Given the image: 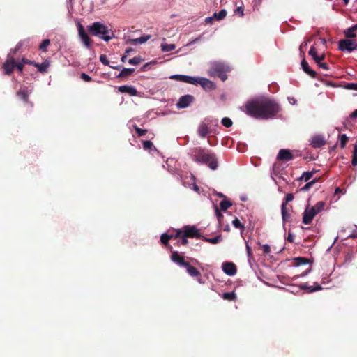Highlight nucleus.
<instances>
[{"label": "nucleus", "instance_id": "nucleus-1", "mask_svg": "<svg viewBox=\"0 0 357 357\" xmlns=\"http://www.w3.org/2000/svg\"><path fill=\"white\" fill-rule=\"evenodd\" d=\"M243 109L248 115L256 119L273 118L280 110V106L273 100L261 98L247 102Z\"/></svg>", "mask_w": 357, "mask_h": 357}, {"label": "nucleus", "instance_id": "nucleus-2", "mask_svg": "<svg viewBox=\"0 0 357 357\" xmlns=\"http://www.w3.org/2000/svg\"><path fill=\"white\" fill-rule=\"evenodd\" d=\"M193 161L199 164L208 165L211 169L215 170L218 168V162L215 154L208 150L195 148L191 151Z\"/></svg>", "mask_w": 357, "mask_h": 357}, {"label": "nucleus", "instance_id": "nucleus-3", "mask_svg": "<svg viewBox=\"0 0 357 357\" xmlns=\"http://www.w3.org/2000/svg\"><path fill=\"white\" fill-rule=\"evenodd\" d=\"M87 29L92 36H98L106 42L114 38L113 31L100 22H93L87 26Z\"/></svg>", "mask_w": 357, "mask_h": 357}, {"label": "nucleus", "instance_id": "nucleus-4", "mask_svg": "<svg viewBox=\"0 0 357 357\" xmlns=\"http://www.w3.org/2000/svg\"><path fill=\"white\" fill-rule=\"evenodd\" d=\"M325 206L324 202H318L314 206H307L303 212V223L305 225H309L312 222V220L317 214L321 212Z\"/></svg>", "mask_w": 357, "mask_h": 357}, {"label": "nucleus", "instance_id": "nucleus-5", "mask_svg": "<svg viewBox=\"0 0 357 357\" xmlns=\"http://www.w3.org/2000/svg\"><path fill=\"white\" fill-rule=\"evenodd\" d=\"M230 70L229 67L222 63L214 61L211 63L208 75L211 77H218L222 81L227 78V73Z\"/></svg>", "mask_w": 357, "mask_h": 357}, {"label": "nucleus", "instance_id": "nucleus-6", "mask_svg": "<svg viewBox=\"0 0 357 357\" xmlns=\"http://www.w3.org/2000/svg\"><path fill=\"white\" fill-rule=\"evenodd\" d=\"M183 233L185 236L188 238H202L199 230L195 226H185L183 227V230H180L177 231V234L174 236L175 238L178 237V236Z\"/></svg>", "mask_w": 357, "mask_h": 357}, {"label": "nucleus", "instance_id": "nucleus-7", "mask_svg": "<svg viewBox=\"0 0 357 357\" xmlns=\"http://www.w3.org/2000/svg\"><path fill=\"white\" fill-rule=\"evenodd\" d=\"M338 48L342 52H351L357 49V42L353 39L340 40L339 41Z\"/></svg>", "mask_w": 357, "mask_h": 357}, {"label": "nucleus", "instance_id": "nucleus-8", "mask_svg": "<svg viewBox=\"0 0 357 357\" xmlns=\"http://www.w3.org/2000/svg\"><path fill=\"white\" fill-rule=\"evenodd\" d=\"M77 29L78 35L81 42L87 49H90L91 47V40L89 36L85 32L82 24L79 22H77Z\"/></svg>", "mask_w": 357, "mask_h": 357}, {"label": "nucleus", "instance_id": "nucleus-9", "mask_svg": "<svg viewBox=\"0 0 357 357\" xmlns=\"http://www.w3.org/2000/svg\"><path fill=\"white\" fill-rule=\"evenodd\" d=\"M209 119H205L203 121H202L197 128V133L198 135L204 138L206 137V135L211 132L209 128Z\"/></svg>", "mask_w": 357, "mask_h": 357}, {"label": "nucleus", "instance_id": "nucleus-10", "mask_svg": "<svg viewBox=\"0 0 357 357\" xmlns=\"http://www.w3.org/2000/svg\"><path fill=\"white\" fill-rule=\"evenodd\" d=\"M195 79L197 80V82H195V83H193V84H199L205 90H213L215 88V85L214 84V83L206 78L195 77Z\"/></svg>", "mask_w": 357, "mask_h": 357}, {"label": "nucleus", "instance_id": "nucleus-11", "mask_svg": "<svg viewBox=\"0 0 357 357\" xmlns=\"http://www.w3.org/2000/svg\"><path fill=\"white\" fill-rule=\"evenodd\" d=\"M185 268L187 273L192 278H195L199 283H202L200 272L194 266L186 262L183 266Z\"/></svg>", "mask_w": 357, "mask_h": 357}, {"label": "nucleus", "instance_id": "nucleus-12", "mask_svg": "<svg viewBox=\"0 0 357 357\" xmlns=\"http://www.w3.org/2000/svg\"><path fill=\"white\" fill-rule=\"evenodd\" d=\"M194 100V97L191 95H185L181 96L176 103L178 109H183L188 107Z\"/></svg>", "mask_w": 357, "mask_h": 357}, {"label": "nucleus", "instance_id": "nucleus-13", "mask_svg": "<svg viewBox=\"0 0 357 357\" xmlns=\"http://www.w3.org/2000/svg\"><path fill=\"white\" fill-rule=\"evenodd\" d=\"M310 144L313 148H320L326 144V140L323 135H316L311 137Z\"/></svg>", "mask_w": 357, "mask_h": 357}, {"label": "nucleus", "instance_id": "nucleus-14", "mask_svg": "<svg viewBox=\"0 0 357 357\" xmlns=\"http://www.w3.org/2000/svg\"><path fill=\"white\" fill-rule=\"evenodd\" d=\"M222 268L223 272L229 276H233L236 273V266L231 262H225L222 264Z\"/></svg>", "mask_w": 357, "mask_h": 357}, {"label": "nucleus", "instance_id": "nucleus-15", "mask_svg": "<svg viewBox=\"0 0 357 357\" xmlns=\"http://www.w3.org/2000/svg\"><path fill=\"white\" fill-rule=\"evenodd\" d=\"M170 79H175L177 81L192 84L195 83L197 80L195 79V77L183 75H173L170 76Z\"/></svg>", "mask_w": 357, "mask_h": 357}, {"label": "nucleus", "instance_id": "nucleus-16", "mask_svg": "<svg viewBox=\"0 0 357 357\" xmlns=\"http://www.w3.org/2000/svg\"><path fill=\"white\" fill-rule=\"evenodd\" d=\"M293 155L289 149H280L277 158L282 161H289L293 159Z\"/></svg>", "mask_w": 357, "mask_h": 357}, {"label": "nucleus", "instance_id": "nucleus-17", "mask_svg": "<svg viewBox=\"0 0 357 357\" xmlns=\"http://www.w3.org/2000/svg\"><path fill=\"white\" fill-rule=\"evenodd\" d=\"M15 66V62L14 59L8 56L7 60L3 65L5 73L7 75L10 74L13 70Z\"/></svg>", "mask_w": 357, "mask_h": 357}, {"label": "nucleus", "instance_id": "nucleus-18", "mask_svg": "<svg viewBox=\"0 0 357 357\" xmlns=\"http://www.w3.org/2000/svg\"><path fill=\"white\" fill-rule=\"evenodd\" d=\"M119 91L123 93H128L132 96L137 94L136 89L132 86L123 85L119 87Z\"/></svg>", "mask_w": 357, "mask_h": 357}, {"label": "nucleus", "instance_id": "nucleus-19", "mask_svg": "<svg viewBox=\"0 0 357 357\" xmlns=\"http://www.w3.org/2000/svg\"><path fill=\"white\" fill-rule=\"evenodd\" d=\"M171 259L173 262L176 263L180 266H183L186 263L184 260V257L178 254V252H173L171 255Z\"/></svg>", "mask_w": 357, "mask_h": 357}, {"label": "nucleus", "instance_id": "nucleus-20", "mask_svg": "<svg viewBox=\"0 0 357 357\" xmlns=\"http://www.w3.org/2000/svg\"><path fill=\"white\" fill-rule=\"evenodd\" d=\"M301 68H302L303 70L305 73H306L307 75H309L311 77H312V78H315L316 77L317 73L314 70H312L309 67L308 63L305 61V59H303L301 61Z\"/></svg>", "mask_w": 357, "mask_h": 357}, {"label": "nucleus", "instance_id": "nucleus-21", "mask_svg": "<svg viewBox=\"0 0 357 357\" xmlns=\"http://www.w3.org/2000/svg\"><path fill=\"white\" fill-rule=\"evenodd\" d=\"M325 58V54H322L320 55V57H319V59L315 60L314 62L317 64L319 68H321L324 70H329V67L326 63L322 62V61Z\"/></svg>", "mask_w": 357, "mask_h": 357}, {"label": "nucleus", "instance_id": "nucleus-22", "mask_svg": "<svg viewBox=\"0 0 357 357\" xmlns=\"http://www.w3.org/2000/svg\"><path fill=\"white\" fill-rule=\"evenodd\" d=\"M150 38V36H143L139 38H137L135 39H128L127 41L130 42L134 44H142L146 42Z\"/></svg>", "mask_w": 357, "mask_h": 357}, {"label": "nucleus", "instance_id": "nucleus-23", "mask_svg": "<svg viewBox=\"0 0 357 357\" xmlns=\"http://www.w3.org/2000/svg\"><path fill=\"white\" fill-rule=\"evenodd\" d=\"M17 94L23 100L27 101L30 91L26 88H22L20 89Z\"/></svg>", "mask_w": 357, "mask_h": 357}, {"label": "nucleus", "instance_id": "nucleus-24", "mask_svg": "<svg viewBox=\"0 0 357 357\" xmlns=\"http://www.w3.org/2000/svg\"><path fill=\"white\" fill-rule=\"evenodd\" d=\"M134 71V68H123L117 75V77H125L130 76Z\"/></svg>", "mask_w": 357, "mask_h": 357}, {"label": "nucleus", "instance_id": "nucleus-25", "mask_svg": "<svg viewBox=\"0 0 357 357\" xmlns=\"http://www.w3.org/2000/svg\"><path fill=\"white\" fill-rule=\"evenodd\" d=\"M160 47H161V50L163 52H171L176 49V45L174 44L162 43Z\"/></svg>", "mask_w": 357, "mask_h": 357}, {"label": "nucleus", "instance_id": "nucleus-26", "mask_svg": "<svg viewBox=\"0 0 357 357\" xmlns=\"http://www.w3.org/2000/svg\"><path fill=\"white\" fill-rule=\"evenodd\" d=\"M49 66L50 63L47 61L43 62L42 63H35V66L40 73H45Z\"/></svg>", "mask_w": 357, "mask_h": 357}, {"label": "nucleus", "instance_id": "nucleus-27", "mask_svg": "<svg viewBox=\"0 0 357 357\" xmlns=\"http://www.w3.org/2000/svg\"><path fill=\"white\" fill-rule=\"evenodd\" d=\"M356 31V29L354 28V26L349 27L344 31L346 37L348 38H353L356 37V34L355 33Z\"/></svg>", "mask_w": 357, "mask_h": 357}, {"label": "nucleus", "instance_id": "nucleus-28", "mask_svg": "<svg viewBox=\"0 0 357 357\" xmlns=\"http://www.w3.org/2000/svg\"><path fill=\"white\" fill-rule=\"evenodd\" d=\"M281 213L283 222H287L290 218V214L287 212V207L281 206Z\"/></svg>", "mask_w": 357, "mask_h": 357}, {"label": "nucleus", "instance_id": "nucleus-29", "mask_svg": "<svg viewBox=\"0 0 357 357\" xmlns=\"http://www.w3.org/2000/svg\"><path fill=\"white\" fill-rule=\"evenodd\" d=\"M213 15L216 20H221L226 17L227 11L225 9H222L218 13H215Z\"/></svg>", "mask_w": 357, "mask_h": 357}, {"label": "nucleus", "instance_id": "nucleus-30", "mask_svg": "<svg viewBox=\"0 0 357 357\" xmlns=\"http://www.w3.org/2000/svg\"><path fill=\"white\" fill-rule=\"evenodd\" d=\"M351 164L354 166L357 165V142L354 146Z\"/></svg>", "mask_w": 357, "mask_h": 357}, {"label": "nucleus", "instance_id": "nucleus-31", "mask_svg": "<svg viewBox=\"0 0 357 357\" xmlns=\"http://www.w3.org/2000/svg\"><path fill=\"white\" fill-rule=\"evenodd\" d=\"M313 176L312 172H305L303 173L299 179L308 181Z\"/></svg>", "mask_w": 357, "mask_h": 357}, {"label": "nucleus", "instance_id": "nucleus-32", "mask_svg": "<svg viewBox=\"0 0 357 357\" xmlns=\"http://www.w3.org/2000/svg\"><path fill=\"white\" fill-rule=\"evenodd\" d=\"M340 144L342 148H344L348 141V137L345 134H342L339 137Z\"/></svg>", "mask_w": 357, "mask_h": 357}, {"label": "nucleus", "instance_id": "nucleus-33", "mask_svg": "<svg viewBox=\"0 0 357 357\" xmlns=\"http://www.w3.org/2000/svg\"><path fill=\"white\" fill-rule=\"evenodd\" d=\"M204 240L207 241V242H209L212 244H216L218 243H219L220 241H221V236H217L214 238H206V237H203Z\"/></svg>", "mask_w": 357, "mask_h": 357}, {"label": "nucleus", "instance_id": "nucleus-34", "mask_svg": "<svg viewBox=\"0 0 357 357\" xmlns=\"http://www.w3.org/2000/svg\"><path fill=\"white\" fill-rule=\"evenodd\" d=\"M309 55L311 56L312 57V59H314V61L315 60H317V59H319V57H320V55L319 56L317 54V50L316 49L314 48V47H311L310 51H309Z\"/></svg>", "mask_w": 357, "mask_h": 357}, {"label": "nucleus", "instance_id": "nucleus-35", "mask_svg": "<svg viewBox=\"0 0 357 357\" xmlns=\"http://www.w3.org/2000/svg\"><path fill=\"white\" fill-rule=\"evenodd\" d=\"M142 61V59L140 56H135L128 60V63L130 65H138Z\"/></svg>", "mask_w": 357, "mask_h": 357}, {"label": "nucleus", "instance_id": "nucleus-36", "mask_svg": "<svg viewBox=\"0 0 357 357\" xmlns=\"http://www.w3.org/2000/svg\"><path fill=\"white\" fill-rule=\"evenodd\" d=\"M294 198V196L292 193H288L285 198H284V202H282V206H284L285 207H287V204L289 202H291Z\"/></svg>", "mask_w": 357, "mask_h": 357}, {"label": "nucleus", "instance_id": "nucleus-37", "mask_svg": "<svg viewBox=\"0 0 357 357\" xmlns=\"http://www.w3.org/2000/svg\"><path fill=\"white\" fill-rule=\"evenodd\" d=\"M231 202L228 200H223L220 202V208L223 211H226L227 208L231 206Z\"/></svg>", "mask_w": 357, "mask_h": 357}, {"label": "nucleus", "instance_id": "nucleus-38", "mask_svg": "<svg viewBox=\"0 0 357 357\" xmlns=\"http://www.w3.org/2000/svg\"><path fill=\"white\" fill-rule=\"evenodd\" d=\"M174 237L173 235H168L167 234H162L160 237L161 242L165 245L167 244L168 241Z\"/></svg>", "mask_w": 357, "mask_h": 357}, {"label": "nucleus", "instance_id": "nucleus-39", "mask_svg": "<svg viewBox=\"0 0 357 357\" xmlns=\"http://www.w3.org/2000/svg\"><path fill=\"white\" fill-rule=\"evenodd\" d=\"M246 252L248 257V262L251 264V259H252V252L250 246L248 243L245 241Z\"/></svg>", "mask_w": 357, "mask_h": 357}, {"label": "nucleus", "instance_id": "nucleus-40", "mask_svg": "<svg viewBox=\"0 0 357 357\" xmlns=\"http://www.w3.org/2000/svg\"><path fill=\"white\" fill-rule=\"evenodd\" d=\"M221 123L226 128H230L232 126V121L228 117H224Z\"/></svg>", "mask_w": 357, "mask_h": 357}, {"label": "nucleus", "instance_id": "nucleus-41", "mask_svg": "<svg viewBox=\"0 0 357 357\" xmlns=\"http://www.w3.org/2000/svg\"><path fill=\"white\" fill-rule=\"evenodd\" d=\"M50 43V42L49 39L43 40L39 47L40 50H41L43 52H47V47L49 46Z\"/></svg>", "mask_w": 357, "mask_h": 357}, {"label": "nucleus", "instance_id": "nucleus-42", "mask_svg": "<svg viewBox=\"0 0 357 357\" xmlns=\"http://www.w3.org/2000/svg\"><path fill=\"white\" fill-rule=\"evenodd\" d=\"M222 298L229 301H233L236 298V295L234 292H227L223 294Z\"/></svg>", "mask_w": 357, "mask_h": 357}, {"label": "nucleus", "instance_id": "nucleus-43", "mask_svg": "<svg viewBox=\"0 0 357 357\" xmlns=\"http://www.w3.org/2000/svg\"><path fill=\"white\" fill-rule=\"evenodd\" d=\"M232 225L236 228H240L241 229H244L245 228L237 218H235L234 220L232 221Z\"/></svg>", "mask_w": 357, "mask_h": 357}, {"label": "nucleus", "instance_id": "nucleus-44", "mask_svg": "<svg viewBox=\"0 0 357 357\" xmlns=\"http://www.w3.org/2000/svg\"><path fill=\"white\" fill-rule=\"evenodd\" d=\"M344 88L348 90L357 91V83H348L344 85Z\"/></svg>", "mask_w": 357, "mask_h": 357}, {"label": "nucleus", "instance_id": "nucleus-45", "mask_svg": "<svg viewBox=\"0 0 357 357\" xmlns=\"http://www.w3.org/2000/svg\"><path fill=\"white\" fill-rule=\"evenodd\" d=\"M294 260L296 261L297 266L306 264L307 263V260L304 257H297L295 258Z\"/></svg>", "mask_w": 357, "mask_h": 357}, {"label": "nucleus", "instance_id": "nucleus-46", "mask_svg": "<svg viewBox=\"0 0 357 357\" xmlns=\"http://www.w3.org/2000/svg\"><path fill=\"white\" fill-rule=\"evenodd\" d=\"M315 182H316L315 179H314V180H312L311 181L307 182L301 190L302 191H307V190H308Z\"/></svg>", "mask_w": 357, "mask_h": 357}, {"label": "nucleus", "instance_id": "nucleus-47", "mask_svg": "<svg viewBox=\"0 0 357 357\" xmlns=\"http://www.w3.org/2000/svg\"><path fill=\"white\" fill-rule=\"evenodd\" d=\"M302 287L303 289H308L309 292H313L321 289L320 285H317L315 288H313L312 287H307L306 284H305Z\"/></svg>", "mask_w": 357, "mask_h": 357}, {"label": "nucleus", "instance_id": "nucleus-48", "mask_svg": "<svg viewBox=\"0 0 357 357\" xmlns=\"http://www.w3.org/2000/svg\"><path fill=\"white\" fill-rule=\"evenodd\" d=\"M153 146V143L149 140H145L143 142V148L145 150L151 149V148Z\"/></svg>", "mask_w": 357, "mask_h": 357}, {"label": "nucleus", "instance_id": "nucleus-49", "mask_svg": "<svg viewBox=\"0 0 357 357\" xmlns=\"http://www.w3.org/2000/svg\"><path fill=\"white\" fill-rule=\"evenodd\" d=\"M178 236H181V239L178 241V243L182 245H186L188 243L187 236H185L183 233H181Z\"/></svg>", "mask_w": 357, "mask_h": 357}, {"label": "nucleus", "instance_id": "nucleus-50", "mask_svg": "<svg viewBox=\"0 0 357 357\" xmlns=\"http://www.w3.org/2000/svg\"><path fill=\"white\" fill-rule=\"evenodd\" d=\"M100 61L104 65L109 66V61H108L107 57V56L105 54H101L100 56Z\"/></svg>", "mask_w": 357, "mask_h": 357}, {"label": "nucleus", "instance_id": "nucleus-51", "mask_svg": "<svg viewBox=\"0 0 357 357\" xmlns=\"http://www.w3.org/2000/svg\"><path fill=\"white\" fill-rule=\"evenodd\" d=\"M136 132L137 133L138 136H143L146 133V130H144L142 128H138L137 126H135Z\"/></svg>", "mask_w": 357, "mask_h": 357}, {"label": "nucleus", "instance_id": "nucleus-52", "mask_svg": "<svg viewBox=\"0 0 357 357\" xmlns=\"http://www.w3.org/2000/svg\"><path fill=\"white\" fill-rule=\"evenodd\" d=\"M81 78L84 82H90V81H91V77L89 75H87V74H86L84 73H82L81 74Z\"/></svg>", "mask_w": 357, "mask_h": 357}, {"label": "nucleus", "instance_id": "nucleus-53", "mask_svg": "<svg viewBox=\"0 0 357 357\" xmlns=\"http://www.w3.org/2000/svg\"><path fill=\"white\" fill-rule=\"evenodd\" d=\"M261 247L264 254H269L271 252V248L268 244L262 245Z\"/></svg>", "mask_w": 357, "mask_h": 357}, {"label": "nucleus", "instance_id": "nucleus-54", "mask_svg": "<svg viewBox=\"0 0 357 357\" xmlns=\"http://www.w3.org/2000/svg\"><path fill=\"white\" fill-rule=\"evenodd\" d=\"M23 67H24V64L22 62L21 63H15V68H16L20 73L22 72Z\"/></svg>", "mask_w": 357, "mask_h": 357}, {"label": "nucleus", "instance_id": "nucleus-55", "mask_svg": "<svg viewBox=\"0 0 357 357\" xmlns=\"http://www.w3.org/2000/svg\"><path fill=\"white\" fill-rule=\"evenodd\" d=\"M215 19V18L214 15H213V16H211V17H206V18L205 19V22H206V23H207V24H212V23H213V20H214Z\"/></svg>", "mask_w": 357, "mask_h": 357}, {"label": "nucleus", "instance_id": "nucleus-56", "mask_svg": "<svg viewBox=\"0 0 357 357\" xmlns=\"http://www.w3.org/2000/svg\"><path fill=\"white\" fill-rule=\"evenodd\" d=\"M243 8L242 6H239L238 7L236 10H235V13H239L241 15V16H243Z\"/></svg>", "mask_w": 357, "mask_h": 357}, {"label": "nucleus", "instance_id": "nucleus-57", "mask_svg": "<svg viewBox=\"0 0 357 357\" xmlns=\"http://www.w3.org/2000/svg\"><path fill=\"white\" fill-rule=\"evenodd\" d=\"M22 46V42L18 43L16 45L15 49L13 50L14 53L16 52L17 51L20 50L21 49Z\"/></svg>", "mask_w": 357, "mask_h": 357}, {"label": "nucleus", "instance_id": "nucleus-58", "mask_svg": "<svg viewBox=\"0 0 357 357\" xmlns=\"http://www.w3.org/2000/svg\"><path fill=\"white\" fill-rule=\"evenodd\" d=\"M294 239V235L289 232L288 234L287 241H289V242H293Z\"/></svg>", "mask_w": 357, "mask_h": 357}, {"label": "nucleus", "instance_id": "nucleus-59", "mask_svg": "<svg viewBox=\"0 0 357 357\" xmlns=\"http://www.w3.org/2000/svg\"><path fill=\"white\" fill-rule=\"evenodd\" d=\"M133 51V49L131 47L127 48L125 51V55H127V56L130 54V52Z\"/></svg>", "mask_w": 357, "mask_h": 357}, {"label": "nucleus", "instance_id": "nucleus-60", "mask_svg": "<svg viewBox=\"0 0 357 357\" xmlns=\"http://www.w3.org/2000/svg\"><path fill=\"white\" fill-rule=\"evenodd\" d=\"M215 214L218 218L222 217V215L221 214V213L220 212L219 209L217 207L215 208Z\"/></svg>", "mask_w": 357, "mask_h": 357}, {"label": "nucleus", "instance_id": "nucleus-61", "mask_svg": "<svg viewBox=\"0 0 357 357\" xmlns=\"http://www.w3.org/2000/svg\"><path fill=\"white\" fill-rule=\"evenodd\" d=\"M351 118H356L357 117V109L354 111L352 114H351Z\"/></svg>", "mask_w": 357, "mask_h": 357}, {"label": "nucleus", "instance_id": "nucleus-62", "mask_svg": "<svg viewBox=\"0 0 357 357\" xmlns=\"http://www.w3.org/2000/svg\"><path fill=\"white\" fill-rule=\"evenodd\" d=\"M307 45V42H304L301 45H300V51L302 52V49L303 47H305Z\"/></svg>", "mask_w": 357, "mask_h": 357}, {"label": "nucleus", "instance_id": "nucleus-63", "mask_svg": "<svg viewBox=\"0 0 357 357\" xmlns=\"http://www.w3.org/2000/svg\"><path fill=\"white\" fill-rule=\"evenodd\" d=\"M29 62H30V61L28 60V59H22V63L23 64H24V63H29Z\"/></svg>", "mask_w": 357, "mask_h": 357}, {"label": "nucleus", "instance_id": "nucleus-64", "mask_svg": "<svg viewBox=\"0 0 357 357\" xmlns=\"http://www.w3.org/2000/svg\"><path fill=\"white\" fill-rule=\"evenodd\" d=\"M348 238H357V234H351L348 236Z\"/></svg>", "mask_w": 357, "mask_h": 357}]
</instances>
